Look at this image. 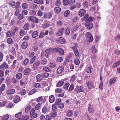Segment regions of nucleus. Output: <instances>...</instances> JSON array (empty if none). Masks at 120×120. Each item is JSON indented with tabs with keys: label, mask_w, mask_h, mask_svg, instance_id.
I'll use <instances>...</instances> for the list:
<instances>
[{
	"label": "nucleus",
	"mask_w": 120,
	"mask_h": 120,
	"mask_svg": "<svg viewBox=\"0 0 120 120\" xmlns=\"http://www.w3.org/2000/svg\"><path fill=\"white\" fill-rule=\"evenodd\" d=\"M7 42L9 44H10L13 42V40L11 38H8Z\"/></svg>",
	"instance_id": "obj_23"
},
{
	"label": "nucleus",
	"mask_w": 120,
	"mask_h": 120,
	"mask_svg": "<svg viewBox=\"0 0 120 120\" xmlns=\"http://www.w3.org/2000/svg\"><path fill=\"white\" fill-rule=\"evenodd\" d=\"M5 88V84H2L0 87V95L2 94V91L4 90Z\"/></svg>",
	"instance_id": "obj_21"
},
{
	"label": "nucleus",
	"mask_w": 120,
	"mask_h": 120,
	"mask_svg": "<svg viewBox=\"0 0 120 120\" xmlns=\"http://www.w3.org/2000/svg\"><path fill=\"white\" fill-rule=\"evenodd\" d=\"M61 101L60 99H56V102L55 103L56 105H58L60 104Z\"/></svg>",
	"instance_id": "obj_52"
},
{
	"label": "nucleus",
	"mask_w": 120,
	"mask_h": 120,
	"mask_svg": "<svg viewBox=\"0 0 120 120\" xmlns=\"http://www.w3.org/2000/svg\"><path fill=\"white\" fill-rule=\"evenodd\" d=\"M114 51L115 53L117 55H120V51L119 50L117 49H115L114 50Z\"/></svg>",
	"instance_id": "obj_64"
},
{
	"label": "nucleus",
	"mask_w": 120,
	"mask_h": 120,
	"mask_svg": "<svg viewBox=\"0 0 120 120\" xmlns=\"http://www.w3.org/2000/svg\"><path fill=\"white\" fill-rule=\"evenodd\" d=\"M72 115V112L70 110H68L66 113V116H71Z\"/></svg>",
	"instance_id": "obj_42"
},
{
	"label": "nucleus",
	"mask_w": 120,
	"mask_h": 120,
	"mask_svg": "<svg viewBox=\"0 0 120 120\" xmlns=\"http://www.w3.org/2000/svg\"><path fill=\"white\" fill-rule=\"evenodd\" d=\"M69 86V84L68 82L66 83L64 86V88L66 90H67Z\"/></svg>",
	"instance_id": "obj_44"
},
{
	"label": "nucleus",
	"mask_w": 120,
	"mask_h": 120,
	"mask_svg": "<svg viewBox=\"0 0 120 120\" xmlns=\"http://www.w3.org/2000/svg\"><path fill=\"white\" fill-rule=\"evenodd\" d=\"M31 8L32 9H36L38 8V6L35 4H33L31 5Z\"/></svg>",
	"instance_id": "obj_33"
},
{
	"label": "nucleus",
	"mask_w": 120,
	"mask_h": 120,
	"mask_svg": "<svg viewBox=\"0 0 120 120\" xmlns=\"http://www.w3.org/2000/svg\"><path fill=\"white\" fill-rule=\"evenodd\" d=\"M29 27V24L28 23H26L24 26L23 28L24 30H27Z\"/></svg>",
	"instance_id": "obj_39"
},
{
	"label": "nucleus",
	"mask_w": 120,
	"mask_h": 120,
	"mask_svg": "<svg viewBox=\"0 0 120 120\" xmlns=\"http://www.w3.org/2000/svg\"><path fill=\"white\" fill-rule=\"evenodd\" d=\"M31 71V69L30 68H27L24 71V74L25 75H28L30 73Z\"/></svg>",
	"instance_id": "obj_14"
},
{
	"label": "nucleus",
	"mask_w": 120,
	"mask_h": 120,
	"mask_svg": "<svg viewBox=\"0 0 120 120\" xmlns=\"http://www.w3.org/2000/svg\"><path fill=\"white\" fill-rule=\"evenodd\" d=\"M9 118V116L8 115L6 114L4 115L2 118L1 120H7Z\"/></svg>",
	"instance_id": "obj_35"
},
{
	"label": "nucleus",
	"mask_w": 120,
	"mask_h": 120,
	"mask_svg": "<svg viewBox=\"0 0 120 120\" xmlns=\"http://www.w3.org/2000/svg\"><path fill=\"white\" fill-rule=\"evenodd\" d=\"M117 77H114L111 79L109 81V84L110 86H111L112 84L116 82L117 80Z\"/></svg>",
	"instance_id": "obj_7"
},
{
	"label": "nucleus",
	"mask_w": 120,
	"mask_h": 120,
	"mask_svg": "<svg viewBox=\"0 0 120 120\" xmlns=\"http://www.w3.org/2000/svg\"><path fill=\"white\" fill-rule=\"evenodd\" d=\"M83 5L85 8L88 7V3L87 1H85L83 3Z\"/></svg>",
	"instance_id": "obj_47"
},
{
	"label": "nucleus",
	"mask_w": 120,
	"mask_h": 120,
	"mask_svg": "<svg viewBox=\"0 0 120 120\" xmlns=\"http://www.w3.org/2000/svg\"><path fill=\"white\" fill-rule=\"evenodd\" d=\"M70 13V11L69 10H67L65 11L64 12V16L67 17H68Z\"/></svg>",
	"instance_id": "obj_43"
},
{
	"label": "nucleus",
	"mask_w": 120,
	"mask_h": 120,
	"mask_svg": "<svg viewBox=\"0 0 120 120\" xmlns=\"http://www.w3.org/2000/svg\"><path fill=\"white\" fill-rule=\"evenodd\" d=\"M24 18V16L22 14H19L18 17V18L20 20L23 19Z\"/></svg>",
	"instance_id": "obj_53"
},
{
	"label": "nucleus",
	"mask_w": 120,
	"mask_h": 120,
	"mask_svg": "<svg viewBox=\"0 0 120 120\" xmlns=\"http://www.w3.org/2000/svg\"><path fill=\"white\" fill-rule=\"evenodd\" d=\"M22 7L23 9H26L28 8V5L25 3H24L22 4Z\"/></svg>",
	"instance_id": "obj_27"
},
{
	"label": "nucleus",
	"mask_w": 120,
	"mask_h": 120,
	"mask_svg": "<svg viewBox=\"0 0 120 120\" xmlns=\"http://www.w3.org/2000/svg\"><path fill=\"white\" fill-rule=\"evenodd\" d=\"M58 41L61 44H63L65 42V39L62 37H60L59 38Z\"/></svg>",
	"instance_id": "obj_24"
},
{
	"label": "nucleus",
	"mask_w": 120,
	"mask_h": 120,
	"mask_svg": "<svg viewBox=\"0 0 120 120\" xmlns=\"http://www.w3.org/2000/svg\"><path fill=\"white\" fill-rule=\"evenodd\" d=\"M7 37H9L11 36L12 35V33L11 31H8L7 32L6 34Z\"/></svg>",
	"instance_id": "obj_59"
},
{
	"label": "nucleus",
	"mask_w": 120,
	"mask_h": 120,
	"mask_svg": "<svg viewBox=\"0 0 120 120\" xmlns=\"http://www.w3.org/2000/svg\"><path fill=\"white\" fill-rule=\"evenodd\" d=\"M20 99L19 96L16 95L14 96L13 99L14 102L15 103H17L19 102Z\"/></svg>",
	"instance_id": "obj_11"
},
{
	"label": "nucleus",
	"mask_w": 120,
	"mask_h": 120,
	"mask_svg": "<svg viewBox=\"0 0 120 120\" xmlns=\"http://www.w3.org/2000/svg\"><path fill=\"white\" fill-rule=\"evenodd\" d=\"M92 50L93 52L94 53H95L97 51V49L94 45L92 46Z\"/></svg>",
	"instance_id": "obj_45"
},
{
	"label": "nucleus",
	"mask_w": 120,
	"mask_h": 120,
	"mask_svg": "<svg viewBox=\"0 0 120 120\" xmlns=\"http://www.w3.org/2000/svg\"><path fill=\"white\" fill-rule=\"evenodd\" d=\"M49 67L52 68H54L56 66V64L54 63H50L49 64Z\"/></svg>",
	"instance_id": "obj_36"
},
{
	"label": "nucleus",
	"mask_w": 120,
	"mask_h": 120,
	"mask_svg": "<svg viewBox=\"0 0 120 120\" xmlns=\"http://www.w3.org/2000/svg\"><path fill=\"white\" fill-rule=\"evenodd\" d=\"M86 35L87 42H92L93 40V38L91 33L88 32L87 33Z\"/></svg>",
	"instance_id": "obj_3"
},
{
	"label": "nucleus",
	"mask_w": 120,
	"mask_h": 120,
	"mask_svg": "<svg viewBox=\"0 0 120 120\" xmlns=\"http://www.w3.org/2000/svg\"><path fill=\"white\" fill-rule=\"evenodd\" d=\"M61 9L58 7H56L54 8V11L56 14H58L61 11Z\"/></svg>",
	"instance_id": "obj_20"
},
{
	"label": "nucleus",
	"mask_w": 120,
	"mask_h": 120,
	"mask_svg": "<svg viewBox=\"0 0 120 120\" xmlns=\"http://www.w3.org/2000/svg\"><path fill=\"white\" fill-rule=\"evenodd\" d=\"M85 25L86 27L89 30L92 29L93 26V24L90 22H85Z\"/></svg>",
	"instance_id": "obj_5"
},
{
	"label": "nucleus",
	"mask_w": 120,
	"mask_h": 120,
	"mask_svg": "<svg viewBox=\"0 0 120 120\" xmlns=\"http://www.w3.org/2000/svg\"><path fill=\"white\" fill-rule=\"evenodd\" d=\"M53 51V49L52 48H50L48 49H47L45 51V55L46 57H48L49 55V54L50 53V51Z\"/></svg>",
	"instance_id": "obj_12"
},
{
	"label": "nucleus",
	"mask_w": 120,
	"mask_h": 120,
	"mask_svg": "<svg viewBox=\"0 0 120 120\" xmlns=\"http://www.w3.org/2000/svg\"><path fill=\"white\" fill-rule=\"evenodd\" d=\"M64 68V67L63 66H61L59 67L57 69V72L59 74L61 73Z\"/></svg>",
	"instance_id": "obj_13"
},
{
	"label": "nucleus",
	"mask_w": 120,
	"mask_h": 120,
	"mask_svg": "<svg viewBox=\"0 0 120 120\" xmlns=\"http://www.w3.org/2000/svg\"><path fill=\"white\" fill-rule=\"evenodd\" d=\"M31 107L30 105L27 106L25 108V112L26 113H28L31 109Z\"/></svg>",
	"instance_id": "obj_34"
},
{
	"label": "nucleus",
	"mask_w": 120,
	"mask_h": 120,
	"mask_svg": "<svg viewBox=\"0 0 120 120\" xmlns=\"http://www.w3.org/2000/svg\"><path fill=\"white\" fill-rule=\"evenodd\" d=\"M43 70L45 72H49L50 71V69L48 67H45L43 68Z\"/></svg>",
	"instance_id": "obj_37"
},
{
	"label": "nucleus",
	"mask_w": 120,
	"mask_h": 120,
	"mask_svg": "<svg viewBox=\"0 0 120 120\" xmlns=\"http://www.w3.org/2000/svg\"><path fill=\"white\" fill-rule=\"evenodd\" d=\"M76 5H75V8H80L81 7L80 3V2H76Z\"/></svg>",
	"instance_id": "obj_62"
},
{
	"label": "nucleus",
	"mask_w": 120,
	"mask_h": 120,
	"mask_svg": "<svg viewBox=\"0 0 120 120\" xmlns=\"http://www.w3.org/2000/svg\"><path fill=\"white\" fill-rule=\"evenodd\" d=\"M43 79V77L41 75L38 74L36 77V79L38 82H40Z\"/></svg>",
	"instance_id": "obj_18"
},
{
	"label": "nucleus",
	"mask_w": 120,
	"mask_h": 120,
	"mask_svg": "<svg viewBox=\"0 0 120 120\" xmlns=\"http://www.w3.org/2000/svg\"><path fill=\"white\" fill-rule=\"evenodd\" d=\"M22 13L23 15H26L27 14L28 12L26 10H22Z\"/></svg>",
	"instance_id": "obj_55"
},
{
	"label": "nucleus",
	"mask_w": 120,
	"mask_h": 120,
	"mask_svg": "<svg viewBox=\"0 0 120 120\" xmlns=\"http://www.w3.org/2000/svg\"><path fill=\"white\" fill-rule=\"evenodd\" d=\"M28 44L26 42H23L22 45V48L24 49H26L27 47Z\"/></svg>",
	"instance_id": "obj_19"
},
{
	"label": "nucleus",
	"mask_w": 120,
	"mask_h": 120,
	"mask_svg": "<svg viewBox=\"0 0 120 120\" xmlns=\"http://www.w3.org/2000/svg\"><path fill=\"white\" fill-rule=\"evenodd\" d=\"M50 25L48 23H45L42 25V26L44 28H46L48 27Z\"/></svg>",
	"instance_id": "obj_49"
},
{
	"label": "nucleus",
	"mask_w": 120,
	"mask_h": 120,
	"mask_svg": "<svg viewBox=\"0 0 120 120\" xmlns=\"http://www.w3.org/2000/svg\"><path fill=\"white\" fill-rule=\"evenodd\" d=\"M37 89L35 88H34L31 90L29 92L28 95H31L37 92Z\"/></svg>",
	"instance_id": "obj_22"
},
{
	"label": "nucleus",
	"mask_w": 120,
	"mask_h": 120,
	"mask_svg": "<svg viewBox=\"0 0 120 120\" xmlns=\"http://www.w3.org/2000/svg\"><path fill=\"white\" fill-rule=\"evenodd\" d=\"M22 112H19L15 114V117L16 118H18L20 117L22 115Z\"/></svg>",
	"instance_id": "obj_58"
},
{
	"label": "nucleus",
	"mask_w": 120,
	"mask_h": 120,
	"mask_svg": "<svg viewBox=\"0 0 120 120\" xmlns=\"http://www.w3.org/2000/svg\"><path fill=\"white\" fill-rule=\"evenodd\" d=\"M87 86L88 88L89 89H91L93 88H94V86L93 83L91 81H89L86 82Z\"/></svg>",
	"instance_id": "obj_6"
},
{
	"label": "nucleus",
	"mask_w": 120,
	"mask_h": 120,
	"mask_svg": "<svg viewBox=\"0 0 120 120\" xmlns=\"http://www.w3.org/2000/svg\"><path fill=\"white\" fill-rule=\"evenodd\" d=\"M16 78L18 79H20L22 77V74L20 73H19L17 74L16 75Z\"/></svg>",
	"instance_id": "obj_32"
},
{
	"label": "nucleus",
	"mask_w": 120,
	"mask_h": 120,
	"mask_svg": "<svg viewBox=\"0 0 120 120\" xmlns=\"http://www.w3.org/2000/svg\"><path fill=\"white\" fill-rule=\"evenodd\" d=\"M38 33L37 31H35L33 33L32 35V36L33 38H34L38 36Z\"/></svg>",
	"instance_id": "obj_30"
},
{
	"label": "nucleus",
	"mask_w": 120,
	"mask_h": 120,
	"mask_svg": "<svg viewBox=\"0 0 120 120\" xmlns=\"http://www.w3.org/2000/svg\"><path fill=\"white\" fill-rule=\"evenodd\" d=\"M40 64V62L39 61L35 62L33 65L34 66H38Z\"/></svg>",
	"instance_id": "obj_56"
},
{
	"label": "nucleus",
	"mask_w": 120,
	"mask_h": 120,
	"mask_svg": "<svg viewBox=\"0 0 120 120\" xmlns=\"http://www.w3.org/2000/svg\"><path fill=\"white\" fill-rule=\"evenodd\" d=\"M30 63V60L28 58H26L23 61V65L25 66L28 65Z\"/></svg>",
	"instance_id": "obj_16"
},
{
	"label": "nucleus",
	"mask_w": 120,
	"mask_h": 120,
	"mask_svg": "<svg viewBox=\"0 0 120 120\" xmlns=\"http://www.w3.org/2000/svg\"><path fill=\"white\" fill-rule=\"evenodd\" d=\"M55 91L56 92L58 93H61L62 91H64L60 88H57L55 90Z\"/></svg>",
	"instance_id": "obj_54"
},
{
	"label": "nucleus",
	"mask_w": 120,
	"mask_h": 120,
	"mask_svg": "<svg viewBox=\"0 0 120 120\" xmlns=\"http://www.w3.org/2000/svg\"><path fill=\"white\" fill-rule=\"evenodd\" d=\"M48 110L47 107H44L42 109V112L44 113H45L48 112Z\"/></svg>",
	"instance_id": "obj_48"
},
{
	"label": "nucleus",
	"mask_w": 120,
	"mask_h": 120,
	"mask_svg": "<svg viewBox=\"0 0 120 120\" xmlns=\"http://www.w3.org/2000/svg\"><path fill=\"white\" fill-rule=\"evenodd\" d=\"M8 67V65L5 62H4L0 66V69H2L3 68L7 69Z\"/></svg>",
	"instance_id": "obj_10"
},
{
	"label": "nucleus",
	"mask_w": 120,
	"mask_h": 120,
	"mask_svg": "<svg viewBox=\"0 0 120 120\" xmlns=\"http://www.w3.org/2000/svg\"><path fill=\"white\" fill-rule=\"evenodd\" d=\"M30 116H31V118L33 119L36 117L37 116L38 114L37 113H35Z\"/></svg>",
	"instance_id": "obj_60"
},
{
	"label": "nucleus",
	"mask_w": 120,
	"mask_h": 120,
	"mask_svg": "<svg viewBox=\"0 0 120 120\" xmlns=\"http://www.w3.org/2000/svg\"><path fill=\"white\" fill-rule=\"evenodd\" d=\"M36 58L35 56H34L33 57L31 58L30 61V64H32L33 63L34 61Z\"/></svg>",
	"instance_id": "obj_46"
},
{
	"label": "nucleus",
	"mask_w": 120,
	"mask_h": 120,
	"mask_svg": "<svg viewBox=\"0 0 120 120\" xmlns=\"http://www.w3.org/2000/svg\"><path fill=\"white\" fill-rule=\"evenodd\" d=\"M63 4L65 6L69 4L68 0H63Z\"/></svg>",
	"instance_id": "obj_41"
},
{
	"label": "nucleus",
	"mask_w": 120,
	"mask_h": 120,
	"mask_svg": "<svg viewBox=\"0 0 120 120\" xmlns=\"http://www.w3.org/2000/svg\"><path fill=\"white\" fill-rule=\"evenodd\" d=\"M28 19L30 21L32 22L35 23H37L38 22V19L37 18L34 17H29L28 18Z\"/></svg>",
	"instance_id": "obj_4"
},
{
	"label": "nucleus",
	"mask_w": 120,
	"mask_h": 120,
	"mask_svg": "<svg viewBox=\"0 0 120 120\" xmlns=\"http://www.w3.org/2000/svg\"><path fill=\"white\" fill-rule=\"evenodd\" d=\"M34 86L36 88H39L40 87V84L38 83H36L34 85Z\"/></svg>",
	"instance_id": "obj_61"
},
{
	"label": "nucleus",
	"mask_w": 120,
	"mask_h": 120,
	"mask_svg": "<svg viewBox=\"0 0 120 120\" xmlns=\"http://www.w3.org/2000/svg\"><path fill=\"white\" fill-rule=\"evenodd\" d=\"M64 30V28H62L59 29L57 30V32L56 33V34L57 35L61 36L62 35L63 33V32Z\"/></svg>",
	"instance_id": "obj_9"
},
{
	"label": "nucleus",
	"mask_w": 120,
	"mask_h": 120,
	"mask_svg": "<svg viewBox=\"0 0 120 120\" xmlns=\"http://www.w3.org/2000/svg\"><path fill=\"white\" fill-rule=\"evenodd\" d=\"M49 74L45 72L42 73L41 75L43 78H47L49 76Z\"/></svg>",
	"instance_id": "obj_31"
},
{
	"label": "nucleus",
	"mask_w": 120,
	"mask_h": 120,
	"mask_svg": "<svg viewBox=\"0 0 120 120\" xmlns=\"http://www.w3.org/2000/svg\"><path fill=\"white\" fill-rule=\"evenodd\" d=\"M76 88L75 91L78 93L84 92V88L82 86L79 84L78 85L76 86Z\"/></svg>",
	"instance_id": "obj_2"
},
{
	"label": "nucleus",
	"mask_w": 120,
	"mask_h": 120,
	"mask_svg": "<svg viewBox=\"0 0 120 120\" xmlns=\"http://www.w3.org/2000/svg\"><path fill=\"white\" fill-rule=\"evenodd\" d=\"M88 110L90 113H92L94 111V109L93 107H89Z\"/></svg>",
	"instance_id": "obj_26"
},
{
	"label": "nucleus",
	"mask_w": 120,
	"mask_h": 120,
	"mask_svg": "<svg viewBox=\"0 0 120 120\" xmlns=\"http://www.w3.org/2000/svg\"><path fill=\"white\" fill-rule=\"evenodd\" d=\"M94 20L93 18L91 16H90L87 19L85 22H90Z\"/></svg>",
	"instance_id": "obj_29"
},
{
	"label": "nucleus",
	"mask_w": 120,
	"mask_h": 120,
	"mask_svg": "<svg viewBox=\"0 0 120 120\" xmlns=\"http://www.w3.org/2000/svg\"><path fill=\"white\" fill-rule=\"evenodd\" d=\"M33 50L35 52H36L38 49V48L36 45H34L32 47Z\"/></svg>",
	"instance_id": "obj_50"
},
{
	"label": "nucleus",
	"mask_w": 120,
	"mask_h": 120,
	"mask_svg": "<svg viewBox=\"0 0 120 120\" xmlns=\"http://www.w3.org/2000/svg\"><path fill=\"white\" fill-rule=\"evenodd\" d=\"M13 29V30L11 32L12 33V35L13 36L15 35V32L18 30V28L16 27H14Z\"/></svg>",
	"instance_id": "obj_40"
},
{
	"label": "nucleus",
	"mask_w": 120,
	"mask_h": 120,
	"mask_svg": "<svg viewBox=\"0 0 120 120\" xmlns=\"http://www.w3.org/2000/svg\"><path fill=\"white\" fill-rule=\"evenodd\" d=\"M64 84V82L62 81H60L58 83L56 86L57 87L61 86Z\"/></svg>",
	"instance_id": "obj_28"
},
{
	"label": "nucleus",
	"mask_w": 120,
	"mask_h": 120,
	"mask_svg": "<svg viewBox=\"0 0 120 120\" xmlns=\"http://www.w3.org/2000/svg\"><path fill=\"white\" fill-rule=\"evenodd\" d=\"M58 107L60 109L63 108L64 106V104L63 103H60L58 105Z\"/></svg>",
	"instance_id": "obj_63"
},
{
	"label": "nucleus",
	"mask_w": 120,
	"mask_h": 120,
	"mask_svg": "<svg viewBox=\"0 0 120 120\" xmlns=\"http://www.w3.org/2000/svg\"><path fill=\"white\" fill-rule=\"evenodd\" d=\"M20 94L21 95H24L26 93V91L24 89H22L20 91Z\"/></svg>",
	"instance_id": "obj_51"
},
{
	"label": "nucleus",
	"mask_w": 120,
	"mask_h": 120,
	"mask_svg": "<svg viewBox=\"0 0 120 120\" xmlns=\"http://www.w3.org/2000/svg\"><path fill=\"white\" fill-rule=\"evenodd\" d=\"M53 51L55 52H59L60 54L62 55H63L64 54V50L61 48H56L52 49Z\"/></svg>",
	"instance_id": "obj_1"
},
{
	"label": "nucleus",
	"mask_w": 120,
	"mask_h": 120,
	"mask_svg": "<svg viewBox=\"0 0 120 120\" xmlns=\"http://www.w3.org/2000/svg\"><path fill=\"white\" fill-rule=\"evenodd\" d=\"M55 99V97L53 95H51L49 96V101L50 103H52L54 102Z\"/></svg>",
	"instance_id": "obj_17"
},
{
	"label": "nucleus",
	"mask_w": 120,
	"mask_h": 120,
	"mask_svg": "<svg viewBox=\"0 0 120 120\" xmlns=\"http://www.w3.org/2000/svg\"><path fill=\"white\" fill-rule=\"evenodd\" d=\"M43 98L42 97L38 98L36 100V101L38 102H40L42 101Z\"/></svg>",
	"instance_id": "obj_57"
},
{
	"label": "nucleus",
	"mask_w": 120,
	"mask_h": 120,
	"mask_svg": "<svg viewBox=\"0 0 120 120\" xmlns=\"http://www.w3.org/2000/svg\"><path fill=\"white\" fill-rule=\"evenodd\" d=\"M52 15L51 13H48L45 14L44 16L45 19H50L52 17Z\"/></svg>",
	"instance_id": "obj_15"
},
{
	"label": "nucleus",
	"mask_w": 120,
	"mask_h": 120,
	"mask_svg": "<svg viewBox=\"0 0 120 120\" xmlns=\"http://www.w3.org/2000/svg\"><path fill=\"white\" fill-rule=\"evenodd\" d=\"M15 90L14 89H10L8 91L7 94H13L15 92Z\"/></svg>",
	"instance_id": "obj_25"
},
{
	"label": "nucleus",
	"mask_w": 120,
	"mask_h": 120,
	"mask_svg": "<svg viewBox=\"0 0 120 120\" xmlns=\"http://www.w3.org/2000/svg\"><path fill=\"white\" fill-rule=\"evenodd\" d=\"M15 12V15L16 16H18V14L21 12V10L19 9L16 8Z\"/></svg>",
	"instance_id": "obj_38"
},
{
	"label": "nucleus",
	"mask_w": 120,
	"mask_h": 120,
	"mask_svg": "<svg viewBox=\"0 0 120 120\" xmlns=\"http://www.w3.org/2000/svg\"><path fill=\"white\" fill-rule=\"evenodd\" d=\"M86 11L84 9H81L79 11V15L80 17L84 16L86 13Z\"/></svg>",
	"instance_id": "obj_8"
}]
</instances>
